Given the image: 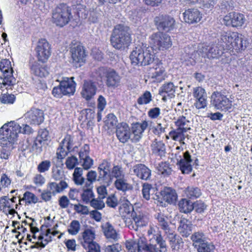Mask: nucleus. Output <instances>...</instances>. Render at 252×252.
I'll use <instances>...</instances> for the list:
<instances>
[{
  "label": "nucleus",
  "instance_id": "1",
  "mask_svg": "<svg viewBox=\"0 0 252 252\" xmlns=\"http://www.w3.org/2000/svg\"><path fill=\"white\" fill-rule=\"evenodd\" d=\"M22 127L18 124L11 121L4 124L0 128V145L6 146L13 143L17 139L18 134H30L32 132V128L28 125H23Z\"/></svg>",
  "mask_w": 252,
  "mask_h": 252
},
{
  "label": "nucleus",
  "instance_id": "2",
  "mask_svg": "<svg viewBox=\"0 0 252 252\" xmlns=\"http://www.w3.org/2000/svg\"><path fill=\"white\" fill-rule=\"evenodd\" d=\"M129 58L133 66H146L154 62L158 65H161L158 60L156 58L153 49L143 45L135 47L131 53Z\"/></svg>",
  "mask_w": 252,
  "mask_h": 252
},
{
  "label": "nucleus",
  "instance_id": "3",
  "mask_svg": "<svg viewBox=\"0 0 252 252\" xmlns=\"http://www.w3.org/2000/svg\"><path fill=\"white\" fill-rule=\"evenodd\" d=\"M137 252H165L166 245L160 234L153 235L150 238V243L147 244L145 237H139L135 240Z\"/></svg>",
  "mask_w": 252,
  "mask_h": 252
},
{
  "label": "nucleus",
  "instance_id": "4",
  "mask_svg": "<svg viewBox=\"0 0 252 252\" xmlns=\"http://www.w3.org/2000/svg\"><path fill=\"white\" fill-rule=\"evenodd\" d=\"M220 42L225 44L223 45L224 47L227 49H234L237 52L245 50L249 44V42L244 35L231 32H222Z\"/></svg>",
  "mask_w": 252,
  "mask_h": 252
},
{
  "label": "nucleus",
  "instance_id": "5",
  "mask_svg": "<svg viewBox=\"0 0 252 252\" xmlns=\"http://www.w3.org/2000/svg\"><path fill=\"white\" fill-rule=\"evenodd\" d=\"M120 212L124 217L127 218L131 217L134 221V224L132 223L128 225L130 229H133L137 231L139 227H141L146 225L147 222L145 220V218L141 215L140 212L136 213L134 211L133 206L128 201L123 203L120 207Z\"/></svg>",
  "mask_w": 252,
  "mask_h": 252
},
{
  "label": "nucleus",
  "instance_id": "6",
  "mask_svg": "<svg viewBox=\"0 0 252 252\" xmlns=\"http://www.w3.org/2000/svg\"><path fill=\"white\" fill-rule=\"evenodd\" d=\"M72 18L71 8L67 4L61 3L52 10V22L57 26L63 27Z\"/></svg>",
  "mask_w": 252,
  "mask_h": 252
},
{
  "label": "nucleus",
  "instance_id": "7",
  "mask_svg": "<svg viewBox=\"0 0 252 252\" xmlns=\"http://www.w3.org/2000/svg\"><path fill=\"white\" fill-rule=\"evenodd\" d=\"M74 77H65L60 81V85L55 87L52 90V94L57 98H61L63 95H70L75 92L76 83L73 81Z\"/></svg>",
  "mask_w": 252,
  "mask_h": 252
},
{
  "label": "nucleus",
  "instance_id": "8",
  "mask_svg": "<svg viewBox=\"0 0 252 252\" xmlns=\"http://www.w3.org/2000/svg\"><path fill=\"white\" fill-rule=\"evenodd\" d=\"M150 43L152 49L158 50H167L172 45L171 37L162 32L153 33L150 37Z\"/></svg>",
  "mask_w": 252,
  "mask_h": 252
},
{
  "label": "nucleus",
  "instance_id": "9",
  "mask_svg": "<svg viewBox=\"0 0 252 252\" xmlns=\"http://www.w3.org/2000/svg\"><path fill=\"white\" fill-rule=\"evenodd\" d=\"M0 70L2 73L0 76V89L3 86H13L16 83V79L13 76V70L11 67L10 62L8 60H2L0 62Z\"/></svg>",
  "mask_w": 252,
  "mask_h": 252
},
{
  "label": "nucleus",
  "instance_id": "10",
  "mask_svg": "<svg viewBox=\"0 0 252 252\" xmlns=\"http://www.w3.org/2000/svg\"><path fill=\"white\" fill-rule=\"evenodd\" d=\"M228 92L225 90L216 91L211 95L212 105L218 110L227 111L232 107V101L227 97Z\"/></svg>",
  "mask_w": 252,
  "mask_h": 252
},
{
  "label": "nucleus",
  "instance_id": "11",
  "mask_svg": "<svg viewBox=\"0 0 252 252\" xmlns=\"http://www.w3.org/2000/svg\"><path fill=\"white\" fill-rule=\"evenodd\" d=\"M97 73L101 78L105 76V83L108 87L114 89L120 86L122 77L114 69L100 67Z\"/></svg>",
  "mask_w": 252,
  "mask_h": 252
},
{
  "label": "nucleus",
  "instance_id": "12",
  "mask_svg": "<svg viewBox=\"0 0 252 252\" xmlns=\"http://www.w3.org/2000/svg\"><path fill=\"white\" fill-rule=\"evenodd\" d=\"M174 158L182 173L188 174L191 172L193 159L188 151L182 153L179 152L175 153Z\"/></svg>",
  "mask_w": 252,
  "mask_h": 252
},
{
  "label": "nucleus",
  "instance_id": "13",
  "mask_svg": "<svg viewBox=\"0 0 252 252\" xmlns=\"http://www.w3.org/2000/svg\"><path fill=\"white\" fill-rule=\"evenodd\" d=\"M154 21L159 30L169 32L175 28V20L171 16L160 15L155 17Z\"/></svg>",
  "mask_w": 252,
  "mask_h": 252
},
{
  "label": "nucleus",
  "instance_id": "14",
  "mask_svg": "<svg viewBox=\"0 0 252 252\" xmlns=\"http://www.w3.org/2000/svg\"><path fill=\"white\" fill-rule=\"evenodd\" d=\"M202 56L208 59L218 58L222 54L224 50V45L219 44H212L204 45L201 48Z\"/></svg>",
  "mask_w": 252,
  "mask_h": 252
},
{
  "label": "nucleus",
  "instance_id": "15",
  "mask_svg": "<svg viewBox=\"0 0 252 252\" xmlns=\"http://www.w3.org/2000/svg\"><path fill=\"white\" fill-rule=\"evenodd\" d=\"M192 95L195 100L194 106L196 109H204L207 107L208 97L207 93L204 88L201 87L193 88Z\"/></svg>",
  "mask_w": 252,
  "mask_h": 252
},
{
  "label": "nucleus",
  "instance_id": "16",
  "mask_svg": "<svg viewBox=\"0 0 252 252\" xmlns=\"http://www.w3.org/2000/svg\"><path fill=\"white\" fill-rule=\"evenodd\" d=\"M35 51L38 61L42 63L46 62L51 55L50 46L44 38L38 40Z\"/></svg>",
  "mask_w": 252,
  "mask_h": 252
},
{
  "label": "nucleus",
  "instance_id": "17",
  "mask_svg": "<svg viewBox=\"0 0 252 252\" xmlns=\"http://www.w3.org/2000/svg\"><path fill=\"white\" fill-rule=\"evenodd\" d=\"M27 122L30 124L39 125L44 119L43 111L39 109L32 108L25 115Z\"/></svg>",
  "mask_w": 252,
  "mask_h": 252
},
{
  "label": "nucleus",
  "instance_id": "18",
  "mask_svg": "<svg viewBox=\"0 0 252 252\" xmlns=\"http://www.w3.org/2000/svg\"><path fill=\"white\" fill-rule=\"evenodd\" d=\"M131 171L133 172V175L141 180L148 181L151 178V170L144 164L139 163L134 165L131 168Z\"/></svg>",
  "mask_w": 252,
  "mask_h": 252
},
{
  "label": "nucleus",
  "instance_id": "19",
  "mask_svg": "<svg viewBox=\"0 0 252 252\" xmlns=\"http://www.w3.org/2000/svg\"><path fill=\"white\" fill-rule=\"evenodd\" d=\"M148 126V122L146 121L132 124L131 127L132 135H131V141L133 142H138L142 137L143 133Z\"/></svg>",
  "mask_w": 252,
  "mask_h": 252
},
{
  "label": "nucleus",
  "instance_id": "20",
  "mask_svg": "<svg viewBox=\"0 0 252 252\" xmlns=\"http://www.w3.org/2000/svg\"><path fill=\"white\" fill-rule=\"evenodd\" d=\"M116 136L120 142L123 143L131 139V130L128 125L126 123L118 124L116 131Z\"/></svg>",
  "mask_w": 252,
  "mask_h": 252
},
{
  "label": "nucleus",
  "instance_id": "21",
  "mask_svg": "<svg viewBox=\"0 0 252 252\" xmlns=\"http://www.w3.org/2000/svg\"><path fill=\"white\" fill-rule=\"evenodd\" d=\"M73 62L75 63H84L86 55L84 47L80 43L73 44L70 50Z\"/></svg>",
  "mask_w": 252,
  "mask_h": 252
},
{
  "label": "nucleus",
  "instance_id": "22",
  "mask_svg": "<svg viewBox=\"0 0 252 252\" xmlns=\"http://www.w3.org/2000/svg\"><path fill=\"white\" fill-rule=\"evenodd\" d=\"M97 87L95 82L91 80H85L81 94L86 100H90L95 94Z\"/></svg>",
  "mask_w": 252,
  "mask_h": 252
},
{
  "label": "nucleus",
  "instance_id": "23",
  "mask_svg": "<svg viewBox=\"0 0 252 252\" xmlns=\"http://www.w3.org/2000/svg\"><path fill=\"white\" fill-rule=\"evenodd\" d=\"M184 20L189 24L197 23L202 18V14L196 8H189L183 13Z\"/></svg>",
  "mask_w": 252,
  "mask_h": 252
},
{
  "label": "nucleus",
  "instance_id": "24",
  "mask_svg": "<svg viewBox=\"0 0 252 252\" xmlns=\"http://www.w3.org/2000/svg\"><path fill=\"white\" fill-rule=\"evenodd\" d=\"M224 20L227 22L230 21L232 27H237L242 26L244 24L245 19L243 14L232 12L230 13L228 15H226L224 17Z\"/></svg>",
  "mask_w": 252,
  "mask_h": 252
},
{
  "label": "nucleus",
  "instance_id": "25",
  "mask_svg": "<svg viewBox=\"0 0 252 252\" xmlns=\"http://www.w3.org/2000/svg\"><path fill=\"white\" fill-rule=\"evenodd\" d=\"M111 35V42L112 46L117 49H124L127 47L131 41V38H126L124 36Z\"/></svg>",
  "mask_w": 252,
  "mask_h": 252
},
{
  "label": "nucleus",
  "instance_id": "26",
  "mask_svg": "<svg viewBox=\"0 0 252 252\" xmlns=\"http://www.w3.org/2000/svg\"><path fill=\"white\" fill-rule=\"evenodd\" d=\"M187 131L177 128L175 129L171 130L169 133L170 138L174 141L179 142L181 145L186 144L185 141L186 139H189L190 136L187 133Z\"/></svg>",
  "mask_w": 252,
  "mask_h": 252
},
{
  "label": "nucleus",
  "instance_id": "27",
  "mask_svg": "<svg viewBox=\"0 0 252 252\" xmlns=\"http://www.w3.org/2000/svg\"><path fill=\"white\" fill-rule=\"evenodd\" d=\"M85 149L83 151H81L79 153L80 161L79 163L83 167L85 170H88L93 165L94 161L89 156V152L86 148L88 149L89 147L85 145L84 147Z\"/></svg>",
  "mask_w": 252,
  "mask_h": 252
},
{
  "label": "nucleus",
  "instance_id": "28",
  "mask_svg": "<svg viewBox=\"0 0 252 252\" xmlns=\"http://www.w3.org/2000/svg\"><path fill=\"white\" fill-rule=\"evenodd\" d=\"M112 35L120 36H124L126 38H131V31L129 27L124 24H120L116 25L113 31Z\"/></svg>",
  "mask_w": 252,
  "mask_h": 252
},
{
  "label": "nucleus",
  "instance_id": "29",
  "mask_svg": "<svg viewBox=\"0 0 252 252\" xmlns=\"http://www.w3.org/2000/svg\"><path fill=\"white\" fill-rule=\"evenodd\" d=\"M151 150L153 154L157 156L162 157L165 156V145L161 140H158L155 139L151 145Z\"/></svg>",
  "mask_w": 252,
  "mask_h": 252
},
{
  "label": "nucleus",
  "instance_id": "30",
  "mask_svg": "<svg viewBox=\"0 0 252 252\" xmlns=\"http://www.w3.org/2000/svg\"><path fill=\"white\" fill-rule=\"evenodd\" d=\"M178 231L183 237H188L192 231L191 222L186 218H181L179 222Z\"/></svg>",
  "mask_w": 252,
  "mask_h": 252
},
{
  "label": "nucleus",
  "instance_id": "31",
  "mask_svg": "<svg viewBox=\"0 0 252 252\" xmlns=\"http://www.w3.org/2000/svg\"><path fill=\"white\" fill-rule=\"evenodd\" d=\"M176 88L177 87L175 86L172 82L165 83L159 89V94L160 95L166 94L168 98H173L175 96Z\"/></svg>",
  "mask_w": 252,
  "mask_h": 252
},
{
  "label": "nucleus",
  "instance_id": "32",
  "mask_svg": "<svg viewBox=\"0 0 252 252\" xmlns=\"http://www.w3.org/2000/svg\"><path fill=\"white\" fill-rule=\"evenodd\" d=\"M28 144V148L31 151L39 154L42 151V147L45 144L37 137L34 138H28L26 141Z\"/></svg>",
  "mask_w": 252,
  "mask_h": 252
},
{
  "label": "nucleus",
  "instance_id": "33",
  "mask_svg": "<svg viewBox=\"0 0 252 252\" xmlns=\"http://www.w3.org/2000/svg\"><path fill=\"white\" fill-rule=\"evenodd\" d=\"M163 199L168 203H174L177 198L175 190L170 188H166L161 191Z\"/></svg>",
  "mask_w": 252,
  "mask_h": 252
},
{
  "label": "nucleus",
  "instance_id": "34",
  "mask_svg": "<svg viewBox=\"0 0 252 252\" xmlns=\"http://www.w3.org/2000/svg\"><path fill=\"white\" fill-rule=\"evenodd\" d=\"M175 125L177 128L188 131L191 129L192 123L189 118L185 116H182L178 117L176 121L175 122Z\"/></svg>",
  "mask_w": 252,
  "mask_h": 252
},
{
  "label": "nucleus",
  "instance_id": "35",
  "mask_svg": "<svg viewBox=\"0 0 252 252\" xmlns=\"http://www.w3.org/2000/svg\"><path fill=\"white\" fill-rule=\"evenodd\" d=\"M170 243V245L173 250H178L180 248L181 244L183 243L181 238H177V235L175 234L172 229L169 232L165 233Z\"/></svg>",
  "mask_w": 252,
  "mask_h": 252
},
{
  "label": "nucleus",
  "instance_id": "36",
  "mask_svg": "<svg viewBox=\"0 0 252 252\" xmlns=\"http://www.w3.org/2000/svg\"><path fill=\"white\" fill-rule=\"evenodd\" d=\"M155 219L158 221V225L160 228L163 229L165 233L169 232V231L172 230L169 226L167 222V217H166L163 214L161 213H158L155 215Z\"/></svg>",
  "mask_w": 252,
  "mask_h": 252
},
{
  "label": "nucleus",
  "instance_id": "37",
  "mask_svg": "<svg viewBox=\"0 0 252 252\" xmlns=\"http://www.w3.org/2000/svg\"><path fill=\"white\" fill-rule=\"evenodd\" d=\"M94 232L92 229H87L82 233V239L81 240V243L83 247L86 249V245L94 242Z\"/></svg>",
  "mask_w": 252,
  "mask_h": 252
},
{
  "label": "nucleus",
  "instance_id": "38",
  "mask_svg": "<svg viewBox=\"0 0 252 252\" xmlns=\"http://www.w3.org/2000/svg\"><path fill=\"white\" fill-rule=\"evenodd\" d=\"M31 69L33 74L40 77H45L48 74L46 68L36 62H34L31 65Z\"/></svg>",
  "mask_w": 252,
  "mask_h": 252
},
{
  "label": "nucleus",
  "instance_id": "39",
  "mask_svg": "<svg viewBox=\"0 0 252 252\" xmlns=\"http://www.w3.org/2000/svg\"><path fill=\"white\" fill-rule=\"evenodd\" d=\"M114 185L118 190L124 192L131 190L132 189V186L127 183V180L125 177L116 179L114 182Z\"/></svg>",
  "mask_w": 252,
  "mask_h": 252
},
{
  "label": "nucleus",
  "instance_id": "40",
  "mask_svg": "<svg viewBox=\"0 0 252 252\" xmlns=\"http://www.w3.org/2000/svg\"><path fill=\"white\" fill-rule=\"evenodd\" d=\"M83 169L80 167H76L73 173V180L77 186H84L85 184V178L83 176Z\"/></svg>",
  "mask_w": 252,
  "mask_h": 252
},
{
  "label": "nucleus",
  "instance_id": "41",
  "mask_svg": "<svg viewBox=\"0 0 252 252\" xmlns=\"http://www.w3.org/2000/svg\"><path fill=\"white\" fill-rule=\"evenodd\" d=\"M178 206L180 211L185 214L190 213L193 210V203L187 199H181Z\"/></svg>",
  "mask_w": 252,
  "mask_h": 252
},
{
  "label": "nucleus",
  "instance_id": "42",
  "mask_svg": "<svg viewBox=\"0 0 252 252\" xmlns=\"http://www.w3.org/2000/svg\"><path fill=\"white\" fill-rule=\"evenodd\" d=\"M191 240L193 242V246L195 248L206 242L205 235L201 232H196L192 234L191 236Z\"/></svg>",
  "mask_w": 252,
  "mask_h": 252
},
{
  "label": "nucleus",
  "instance_id": "43",
  "mask_svg": "<svg viewBox=\"0 0 252 252\" xmlns=\"http://www.w3.org/2000/svg\"><path fill=\"white\" fill-rule=\"evenodd\" d=\"M93 187H85L83 186V192L81 195L82 200L86 203L90 202L93 198H94V194L93 191Z\"/></svg>",
  "mask_w": 252,
  "mask_h": 252
},
{
  "label": "nucleus",
  "instance_id": "44",
  "mask_svg": "<svg viewBox=\"0 0 252 252\" xmlns=\"http://www.w3.org/2000/svg\"><path fill=\"white\" fill-rule=\"evenodd\" d=\"M104 233L107 238L111 239L114 240H117L118 238V235L116 230L114 229L112 225L109 223H106L104 228Z\"/></svg>",
  "mask_w": 252,
  "mask_h": 252
},
{
  "label": "nucleus",
  "instance_id": "45",
  "mask_svg": "<svg viewBox=\"0 0 252 252\" xmlns=\"http://www.w3.org/2000/svg\"><path fill=\"white\" fill-rule=\"evenodd\" d=\"M86 179H85V187H93V184L97 181V173L95 171L90 170L87 173Z\"/></svg>",
  "mask_w": 252,
  "mask_h": 252
},
{
  "label": "nucleus",
  "instance_id": "46",
  "mask_svg": "<svg viewBox=\"0 0 252 252\" xmlns=\"http://www.w3.org/2000/svg\"><path fill=\"white\" fill-rule=\"evenodd\" d=\"M187 197L190 199H195L201 195L200 189L197 187H188L185 190Z\"/></svg>",
  "mask_w": 252,
  "mask_h": 252
},
{
  "label": "nucleus",
  "instance_id": "47",
  "mask_svg": "<svg viewBox=\"0 0 252 252\" xmlns=\"http://www.w3.org/2000/svg\"><path fill=\"white\" fill-rule=\"evenodd\" d=\"M197 252H214L215 246L212 242H205L196 248Z\"/></svg>",
  "mask_w": 252,
  "mask_h": 252
},
{
  "label": "nucleus",
  "instance_id": "48",
  "mask_svg": "<svg viewBox=\"0 0 252 252\" xmlns=\"http://www.w3.org/2000/svg\"><path fill=\"white\" fill-rule=\"evenodd\" d=\"M152 100V96L151 93L149 91H146L138 98L137 102L139 105H145L149 104Z\"/></svg>",
  "mask_w": 252,
  "mask_h": 252
},
{
  "label": "nucleus",
  "instance_id": "49",
  "mask_svg": "<svg viewBox=\"0 0 252 252\" xmlns=\"http://www.w3.org/2000/svg\"><path fill=\"white\" fill-rule=\"evenodd\" d=\"M98 171L99 175L97 181L100 182L101 184H105L106 186H109L111 183V179L108 173L105 171L98 170Z\"/></svg>",
  "mask_w": 252,
  "mask_h": 252
},
{
  "label": "nucleus",
  "instance_id": "50",
  "mask_svg": "<svg viewBox=\"0 0 252 252\" xmlns=\"http://www.w3.org/2000/svg\"><path fill=\"white\" fill-rule=\"evenodd\" d=\"M218 0H199L200 7L206 11L212 10Z\"/></svg>",
  "mask_w": 252,
  "mask_h": 252
},
{
  "label": "nucleus",
  "instance_id": "51",
  "mask_svg": "<svg viewBox=\"0 0 252 252\" xmlns=\"http://www.w3.org/2000/svg\"><path fill=\"white\" fill-rule=\"evenodd\" d=\"M22 200L25 201L26 204H35L38 202V198L33 193L27 191L20 201Z\"/></svg>",
  "mask_w": 252,
  "mask_h": 252
},
{
  "label": "nucleus",
  "instance_id": "52",
  "mask_svg": "<svg viewBox=\"0 0 252 252\" xmlns=\"http://www.w3.org/2000/svg\"><path fill=\"white\" fill-rule=\"evenodd\" d=\"M87 13H85L86 15L85 18H88V20L91 23H96L98 21L99 13L97 12L96 10L92 9L89 11H86Z\"/></svg>",
  "mask_w": 252,
  "mask_h": 252
},
{
  "label": "nucleus",
  "instance_id": "53",
  "mask_svg": "<svg viewBox=\"0 0 252 252\" xmlns=\"http://www.w3.org/2000/svg\"><path fill=\"white\" fill-rule=\"evenodd\" d=\"M155 71L153 73L152 77L155 78L158 82H160L165 80L166 78V74L165 70L162 68H160L158 69L156 67Z\"/></svg>",
  "mask_w": 252,
  "mask_h": 252
},
{
  "label": "nucleus",
  "instance_id": "54",
  "mask_svg": "<svg viewBox=\"0 0 252 252\" xmlns=\"http://www.w3.org/2000/svg\"><path fill=\"white\" fill-rule=\"evenodd\" d=\"M80 229V224L78 220H72L68 228V232L70 234L76 235Z\"/></svg>",
  "mask_w": 252,
  "mask_h": 252
},
{
  "label": "nucleus",
  "instance_id": "55",
  "mask_svg": "<svg viewBox=\"0 0 252 252\" xmlns=\"http://www.w3.org/2000/svg\"><path fill=\"white\" fill-rule=\"evenodd\" d=\"M157 169L159 172L164 175H169L172 172L171 168L170 167L169 164L166 162L159 163L157 167Z\"/></svg>",
  "mask_w": 252,
  "mask_h": 252
},
{
  "label": "nucleus",
  "instance_id": "56",
  "mask_svg": "<svg viewBox=\"0 0 252 252\" xmlns=\"http://www.w3.org/2000/svg\"><path fill=\"white\" fill-rule=\"evenodd\" d=\"M111 174L112 176L116 179L125 177V174L123 168L119 165H115L113 166L112 169Z\"/></svg>",
  "mask_w": 252,
  "mask_h": 252
},
{
  "label": "nucleus",
  "instance_id": "57",
  "mask_svg": "<svg viewBox=\"0 0 252 252\" xmlns=\"http://www.w3.org/2000/svg\"><path fill=\"white\" fill-rule=\"evenodd\" d=\"M90 203V205L95 210H102L105 207V203L103 199L99 197L93 198Z\"/></svg>",
  "mask_w": 252,
  "mask_h": 252
},
{
  "label": "nucleus",
  "instance_id": "58",
  "mask_svg": "<svg viewBox=\"0 0 252 252\" xmlns=\"http://www.w3.org/2000/svg\"><path fill=\"white\" fill-rule=\"evenodd\" d=\"M38 240H41V242H37L36 243V245L37 247L35 246H32V248H36V247H40L41 248H43L45 247V246L50 241H51V237L50 236H48V234L47 233L45 237L43 236H39Z\"/></svg>",
  "mask_w": 252,
  "mask_h": 252
},
{
  "label": "nucleus",
  "instance_id": "59",
  "mask_svg": "<svg viewBox=\"0 0 252 252\" xmlns=\"http://www.w3.org/2000/svg\"><path fill=\"white\" fill-rule=\"evenodd\" d=\"M69 151L62 143H60L59 147L57 150V158L59 159H63L67 156Z\"/></svg>",
  "mask_w": 252,
  "mask_h": 252
},
{
  "label": "nucleus",
  "instance_id": "60",
  "mask_svg": "<svg viewBox=\"0 0 252 252\" xmlns=\"http://www.w3.org/2000/svg\"><path fill=\"white\" fill-rule=\"evenodd\" d=\"M105 123L109 128L117 127L118 125L117 118L113 114H108L105 120Z\"/></svg>",
  "mask_w": 252,
  "mask_h": 252
},
{
  "label": "nucleus",
  "instance_id": "61",
  "mask_svg": "<svg viewBox=\"0 0 252 252\" xmlns=\"http://www.w3.org/2000/svg\"><path fill=\"white\" fill-rule=\"evenodd\" d=\"M15 100L14 95L9 94H2L0 97V100L1 103L4 104L13 103Z\"/></svg>",
  "mask_w": 252,
  "mask_h": 252
},
{
  "label": "nucleus",
  "instance_id": "62",
  "mask_svg": "<svg viewBox=\"0 0 252 252\" xmlns=\"http://www.w3.org/2000/svg\"><path fill=\"white\" fill-rule=\"evenodd\" d=\"M152 189V185L149 184L145 183L143 185L142 193L144 198L146 200L150 199V191Z\"/></svg>",
  "mask_w": 252,
  "mask_h": 252
},
{
  "label": "nucleus",
  "instance_id": "63",
  "mask_svg": "<svg viewBox=\"0 0 252 252\" xmlns=\"http://www.w3.org/2000/svg\"><path fill=\"white\" fill-rule=\"evenodd\" d=\"M78 164V159L74 156L68 157L65 161V165L68 169H73Z\"/></svg>",
  "mask_w": 252,
  "mask_h": 252
},
{
  "label": "nucleus",
  "instance_id": "64",
  "mask_svg": "<svg viewBox=\"0 0 252 252\" xmlns=\"http://www.w3.org/2000/svg\"><path fill=\"white\" fill-rule=\"evenodd\" d=\"M37 137L38 139H39L41 141H42L44 144L49 139V132L46 129H41L38 131V134Z\"/></svg>",
  "mask_w": 252,
  "mask_h": 252
}]
</instances>
